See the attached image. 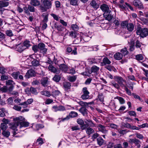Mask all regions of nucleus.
Here are the masks:
<instances>
[{
  "label": "nucleus",
  "mask_w": 148,
  "mask_h": 148,
  "mask_svg": "<svg viewBox=\"0 0 148 148\" xmlns=\"http://www.w3.org/2000/svg\"><path fill=\"white\" fill-rule=\"evenodd\" d=\"M114 79L117 82V83L114 81H112L111 82V85L117 89H119V85L122 88L124 87V86L125 85L123 83H126V81L125 80L123 79L122 77L115 76H114Z\"/></svg>",
  "instance_id": "obj_1"
},
{
  "label": "nucleus",
  "mask_w": 148,
  "mask_h": 148,
  "mask_svg": "<svg viewBox=\"0 0 148 148\" xmlns=\"http://www.w3.org/2000/svg\"><path fill=\"white\" fill-rule=\"evenodd\" d=\"M136 33L141 37L143 38L148 36V29L145 28L138 27L137 29Z\"/></svg>",
  "instance_id": "obj_2"
},
{
  "label": "nucleus",
  "mask_w": 148,
  "mask_h": 148,
  "mask_svg": "<svg viewBox=\"0 0 148 148\" xmlns=\"http://www.w3.org/2000/svg\"><path fill=\"white\" fill-rule=\"evenodd\" d=\"M82 92L83 93L81 98L83 100L88 99L90 97V92L87 90V88L86 87H84L82 89Z\"/></svg>",
  "instance_id": "obj_3"
},
{
  "label": "nucleus",
  "mask_w": 148,
  "mask_h": 148,
  "mask_svg": "<svg viewBox=\"0 0 148 148\" xmlns=\"http://www.w3.org/2000/svg\"><path fill=\"white\" fill-rule=\"evenodd\" d=\"M84 121L86 124L81 126L82 129L83 130L85 129L88 126L94 127L95 126V124L90 120L86 119Z\"/></svg>",
  "instance_id": "obj_4"
},
{
  "label": "nucleus",
  "mask_w": 148,
  "mask_h": 148,
  "mask_svg": "<svg viewBox=\"0 0 148 148\" xmlns=\"http://www.w3.org/2000/svg\"><path fill=\"white\" fill-rule=\"evenodd\" d=\"M119 6L121 9V10L122 11H123L126 10L128 9V8H129L130 9L132 10H133V8L130 5L128 4L127 3H125L123 4H119Z\"/></svg>",
  "instance_id": "obj_5"
},
{
  "label": "nucleus",
  "mask_w": 148,
  "mask_h": 148,
  "mask_svg": "<svg viewBox=\"0 0 148 148\" xmlns=\"http://www.w3.org/2000/svg\"><path fill=\"white\" fill-rule=\"evenodd\" d=\"M29 123L28 122H17V126H15V127H18L21 129L23 127H27L29 126Z\"/></svg>",
  "instance_id": "obj_6"
},
{
  "label": "nucleus",
  "mask_w": 148,
  "mask_h": 148,
  "mask_svg": "<svg viewBox=\"0 0 148 148\" xmlns=\"http://www.w3.org/2000/svg\"><path fill=\"white\" fill-rule=\"evenodd\" d=\"M52 110L55 112L57 111H63L65 110L66 109L65 107L62 106H54L52 107Z\"/></svg>",
  "instance_id": "obj_7"
},
{
  "label": "nucleus",
  "mask_w": 148,
  "mask_h": 148,
  "mask_svg": "<svg viewBox=\"0 0 148 148\" xmlns=\"http://www.w3.org/2000/svg\"><path fill=\"white\" fill-rule=\"evenodd\" d=\"M100 8L103 12H105V13H108L111 12V11L109 10V6L105 4L101 5L100 7Z\"/></svg>",
  "instance_id": "obj_8"
},
{
  "label": "nucleus",
  "mask_w": 148,
  "mask_h": 148,
  "mask_svg": "<svg viewBox=\"0 0 148 148\" xmlns=\"http://www.w3.org/2000/svg\"><path fill=\"white\" fill-rule=\"evenodd\" d=\"M35 75L34 71L32 69L28 70L25 75V77L26 78H29L30 77L34 76Z\"/></svg>",
  "instance_id": "obj_9"
},
{
  "label": "nucleus",
  "mask_w": 148,
  "mask_h": 148,
  "mask_svg": "<svg viewBox=\"0 0 148 148\" xmlns=\"http://www.w3.org/2000/svg\"><path fill=\"white\" fill-rule=\"evenodd\" d=\"M42 4L43 6L47 9H50L51 7L52 2L51 1L48 0H43L42 1Z\"/></svg>",
  "instance_id": "obj_10"
},
{
  "label": "nucleus",
  "mask_w": 148,
  "mask_h": 148,
  "mask_svg": "<svg viewBox=\"0 0 148 148\" xmlns=\"http://www.w3.org/2000/svg\"><path fill=\"white\" fill-rule=\"evenodd\" d=\"M133 3L134 6L138 8H141L143 7V4L140 0H134Z\"/></svg>",
  "instance_id": "obj_11"
},
{
  "label": "nucleus",
  "mask_w": 148,
  "mask_h": 148,
  "mask_svg": "<svg viewBox=\"0 0 148 148\" xmlns=\"http://www.w3.org/2000/svg\"><path fill=\"white\" fill-rule=\"evenodd\" d=\"M106 126L100 124L98 125L97 126L99 131L104 134L108 132V130L106 128Z\"/></svg>",
  "instance_id": "obj_12"
},
{
  "label": "nucleus",
  "mask_w": 148,
  "mask_h": 148,
  "mask_svg": "<svg viewBox=\"0 0 148 148\" xmlns=\"http://www.w3.org/2000/svg\"><path fill=\"white\" fill-rule=\"evenodd\" d=\"M78 116V114L77 112L74 111H71L69 113V115L67 116L64 119V120H68L70 118H74Z\"/></svg>",
  "instance_id": "obj_13"
},
{
  "label": "nucleus",
  "mask_w": 148,
  "mask_h": 148,
  "mask_svg": "<svg viewBox=\"0 0 148 148\" xmlns=\"http://www.w3.org/2000/svg\"><path fill=\"white\" fill-rule=\"evenodd\" d=\"M111 63V62L108 58L106 57H105L103 59L101 63V64L102 66H103L110 65Z\"/></svg>",
  "instance_id": "obj_14"
},
{
  "label": "nucleus",
  "mask_w": 148,
  "mask_h": 148,
  "mask_svg": "<svg viewBox=\"0 0 148 148\" xmlns=\"http://www.w3.org/2000/svg\"><path fill=\"white\" fill-rule=\"evenodd\" d=\"M16 51L21 53L23 52L25 49H26L24 47L23 44H20L18 45L16 47Z\"/></svg>",
  "instance_id": "obj_15"
},
{
  "label": "nucleus",
  "mask_w": 148,
  "mask_h": 148,
  "mask_svg": "<svg viewBox=\"0 0 148 148\" xmlns=\"http://www.w3.org/2000/svg\"><path fill=\"white\" fill-rule=\"evenodd\" d=\"M90 5L95 10H97L99 7V5L97 3L95 0H92L90 3Z\"/></svg>",
  "instance_id": "obj_16"
},
{
  "label": "nucleus",
  "mask_w": 148,
  "mask_h": 148,
  "mask_svg": "<svg viewBox=\"0 0 148 148\" xmlns=\"http://www.w3.org/2000/svg\"><path fill=\"white\" fill-rule=\"evenodd\" d=\"M104 16L106 18V19L108 20V21H110L113 18V15H112V14H110V13H104Z\"/></svg>",
  "instance_id": "obj_17"
},
{
  "label": "nucleus",
  "mask_w": 148,
  "mask_h": 148,
  "mask_svg": "<svg viewBox=\"0 0 148 148\" xmlns=\"http://www.w3.org/2000/svg\"><path fill=\"white\" fill-rule=\"evenodd\" d=\"M44 127V125L42 124H36L33 125L32 127V128L34 130H38L39 129L43 128Z\"/></svg>",
  "instance_id": "obj_18"
},
{
  "label": "nucleus",
  "mask_w": 148,
  "mask_h": 148,
  "mask_svg": "<svg viewBox=\"0 0 148 148\" xmlns=\"http://www.w3.org/2000/svg\"><path fill=\"white\" fill-rule=\"evenodd\" d=\"M79 110L84 116H86L87 115L88 111L85 108L82 107L79 109Z\"/></svg>",
  "instance_id": "obj_19"
},
{
  "label": "nucleus",
  "mask_w": 148,
  "mask_h": 148,
  "mask_svg": "<svg viewBox=\"0 0 148 148\" xmlns=\"http://www.w3.org/2000/svg\"><path fill=\"white\" fill-rule=\"evenodd\" d=\"M40 83L43 86H48V79L47 78L44 77L42 78L40 81Z\"/></svg>",
  "instance_id": "obj_20"
},
{
  "label": "nucleus",
  "mask_w": 148,
  "mask_h": 148,
  "mask_svg": "<svg viewBox=\"0 0 148 148\" xmlns=\"http://www.w3.org/2000/svg\"><path fill=\"white\" fill-rule=\"evenodd\" d=\"M48 69L51 72L56 73H60L59 70H57L56 68L54 67L53 66L50 65L48 66Z\"/></svg>",
  "instance_id": "obj_21"
},
{
  "label": "nucleus",
  "mask_w": 148,
  "mask_h": 148,
  "mask_svg": "<svg viewBox=\"0 0 148 148\" xmlns=\"http://www.w3.org/2000/svg\"><path fill=\"white\" fill-rule=\"evenodd\" d=\"M123 56L122 54L119 52L116 53L114 55V59L117 60H121Z\"/></svg>",
  "instance_id": "obj_22"
},
{
  "label": "nucleus",
  "mask_w": 148,
  "mask_h": 148,
  "mask_svg": "<svg viewBox=\"0 0 148 148\" xmlns=\"http://www.w3.org/2000/svg\"><path fill=\"white\" fill-rule=\"evenodd\" d=\"M99 68L95 65L92 66L90 69L91 73H94L95 74H97V72L99 71Z\"/></svg>",
  "instance_id": "obj_23"
},
{
  "label": "nucleus",
  "mask_w": 148,
  "mask_h": 148,
  "mask_svg": "<svg viewBox=\"0 0 148 148\" xmlns=\"http://www.w3.org/2000/svg\"><path fill=\"white\" fill-rule=\"evenodd\" d=\"M26 92L27 91H30L32 94L36 95L38 93L36 89L33 87H31L30 88H27L25 90Z\"/></svg>",
  "instance_id": "obj_24"
},
{
  "label": "nucleus",
  "mask_w": 148,
  "mask_h": 148,
  "mask_svg": "<svg viewBox=\"0 0 148 148\" xmlns=\"http://www.w3.org/2000/svg\"><path fill=\"white\" fill-rule=\"evenodd\" d=\"M59 67L60 70L65 72H66L68 69L67 66L64 64H60L59 65Z\"/></svg>",
  "instance_id": "obj_25"
},
{
  "label": "nucleus",
  "mask_w": 148,
  "mask_h": 148,
  "mask_svg": "<svg viewBox=\"0 0 148 148\" xmlns=\"http://www.w3.org/2000/svg\"><path fill=\"white\" fill-rule=\"evenodd\" d=\"M0 117H4L5 115V114L8 112L4 108H0Z\"/></svg>",
  "instance_id": "obj_26"
},
{
  "label": "nucleus",
  "mask_w": 148,
  "mask_h": 148,
  "mask_svg": "<svg viewBox=\"0 0 148 148\" xmlns=\"http://www.w3.org/2000/svg\"><path fill=\"white\" fill-rule=\"evenodd\" d=\"M63 87L66 90H68L70 88L71 85L69 82H65L63 83Z\"/></svg>",
  "instance_id": "obj_27"
},
{
  "label": "nucleus",
  "mask_w": 148,
  "mask_h": 148,
  "mask_svg": "<svg viewBox=\"0 0 148 148\" xmlns=\"http://www.w3.org/2000/svg\"><path fill=\"white\" fill-rule=\"evenodd\" d=\"M30 3L32 5L36 6L40 5V2L38 0H31Z\"/></svg>",
  "instance_id": "obj_28"
},
{
  "label": "nucleus",
  "mask_w": 148,
  "mask_h": 148,
  "mask_svg": "<svg viewBox=\"0 0 148 148\" xmlns=\"http://www.w3.org/2000/svg\"><path fill=\"white\" fill-rule=\"evenodd\" d=\"M31 64L33 66L36 67L40 65L39 61L36 59H34L32 61Z\"/></svg>",
  "instance_id": "obj_29"
},
{
  "label": "nucleus",
  "mask_w": 148,
  "mask_h": 148,
  "mask_svg": "<svg viewBox=\"0 0 148 148\" xmlns=\"http://www.w3.org/2000/svg\"><path fill=\"white\" fill-rule=\"evenodd\" d=\"M126 27L129 31L132 32L133 30L134 26L133 24L130 23L127 24Z\"/></svg>",
  "instance_id": "obj_30"
},
{
  "label": "nucleus",
  "mask_w": 148,
  "mask_h": 148,
  "mask_svg": "<svg viewBox=\"0 0 148 148\" xmlns=\"http://www.w3.org/2000/svg\"><path fill=\"white\" fill-rule=\"evenodd\" d=\"M25 120L24 118L22 116H20L18 117H16L15 119L16 124L14 125L15 126H17V122H21V121H23Z\"/></svg>",
  "instance_id": "obj_31"
},
{
  "label": "nucleus",
  "mask_w": 148,
  "mask_h": 148,
  "mask_svg": "<svg viewBox=\"0 0 148 148\" xmlns=\"http://www.w3.org/2000/svg\"><path fill=\"white\" fill-rule=\"evenodd\" d=\"M82 107L87 106L89 104H91L90 103H87L86 102H83L82 101H79L77 102Z\"/></svg>",
  "instance_id": "obj_32"
},
{
  "label": "nucleus",
  "mask_w": 148,
  "mask_h": 148,
  "mask_svg": "<svg viewBox=\"0 0 148 148\" xmlns=\"http://www.w3.org/2000/svg\"><path fill=\"white\" fill-rule=\"evenodd\" d=\"M130 42H131L130 43L129 42V41L128 40V43H129L130 44L132 45H131L130 46V50L131 51H134V50L135 46H134V41L132 40V39L131 40Z\"/></svg>",
  "instance_id": "obj_33"
},
{
  "label": "nucleus",
  "mask_w": 148,
  "mask_h": 148,
  "mask_svg": "<svg viewBox=\"0 0 148 148\" xmlns=\"http://www.w3.org/2000/svg\"><path fill=\"white\" fill-rule=\"evenodd\" d=\"M77 78L76 75L69 76L68 77V80L70 82H75Z\"/></svg>",
  "instance_id": "obj_34"
},
{
  "label": "nucleus",
  "mask_w": 148,
  "mask_h": 148,
  "mask_svg": "<svg viewBox=\"0 0 148 148\" xmlns=\"http://www.w3.org/2000/svg\"><path fill=\"white\" fill-rule=\"evenodd\" d=\"M101 59L97 57L92 58L90 59V62L91 63H96L101 61Z\"/></svg>",
  "instance_id": "obj_35"
},
{
  "label": "nucleus",
  "mask_w": 148,
  "mask_h": 148,
  "mask_svg": "<svg viewBox=\"0 0 148 148\" xmlns=\"http://www.w3.org/2000/svg\"><path fill=\"white\" fill-rule=\"evenodd\" d=\"M143 45L141 42H140L138 40H137L135 42V46L137 48H140L141 50H142V48H141L142 45Z\"/></svg>",
  "instance_id": "obj_36"
},
{
  "label": "nucleus",
  "mask_w": 148,
  "mask_h": 148,
  "mask_svg": "<svg viewBox=\"0 0 148 148\" xmlns=\"http://www.w3.org/2000/svg\"><path fill=\"white\" fill-rule=\"evenodd\" d=\"M76 38L75 40V43L76 44H78L82 40V38L80 34H78L77 37Z\"/></svg>",
  "instance_id": "obj_37"
},
{
  "label": "nucleus",
  "mask_w": 148,
  "mask_h": 148,
  "mask_svg": "<svg viewBox=\"0 0 148 148\" xmlns=\"http://www.w3.org/2000/svg\"><path fill=\"white\" fill-rule=\"evenodd\" d=\"M141 143L140 140L137 139L135 138L134 144L137 147L139 148L140 147Z\"/></svg>",
  "instance_id": "obj_38"
},
{
  "label": "nucleus",
  "mask_w": 148,
  "mask_h": 148,
  "mask_svg": "<svg viewBox=\"0 0 148 148\" xmlns=\"http://www.w3.org/2000/svg\"><path fill=\"white\" fill-rule=\"evenodd\" d=\"M41 94L47 97H49L51 96V94L50 92L47 90L43 91L41 92Z\"/></svg>",
  "instance_id": "obj_39"
},
{
  "label": "nucleus",
  "mask_w": 148,
  "mask_h": 148,
  "mask_svg": "<svg viewBox=\"0 0 148 148\" xmlns=\"http://www.w3.org/2000/svg\"><path fill=\"white\" fill-rule=\"evenodd\" d=\"M26 49L30 46V42L28 40L25 41L23 44Z\"/></svg>",
  "instance_id": "obj_40"
},
{
  "label": "nucleus",
  "mask_w": 148,
  "mask_h": 148,
  "mask_svg": "<svg viewBox=\"0 0 148 148\" xmlns=\"http://www.w3.org/2000/svg\"><path fill=\"white\" fill-rule=\"evenodd\" d=\"M78 34H79L75 32H73V31H71L69 33V35L71 36L72 37H74L75 38L77 37Z\"/></svg>",
  "instance_id": "obj_41"
},
{
  "label": "nucleus",
  "mask_w": 148,
  "mask_h": 148,
  "mask_svg": "<svg viewBox=\"0 0 148 148\" xmlns=\"http://www.w3.org/2000/svg\"><path fill=\"white\" fill-rule=\"evenodd\" d=\"M97 142L98 144L100 146L102 145L104 142L103 139L101 137H99L97 138Z\"/></svg>",
  "instance_id": "obj_42"
},
{
  "label": "nucleus",
  "mask_w": 148,
  "mask_h": 148,
  "mask_svg": "<svg viewBox=\"0 0 148 148\" xmlns=\"http://www.w3.org/2000/svg\"><path fill=\"white\" fill-rule=\"evenodd\" d=\"M94 132L93 129L91 128H88L86 130V132L87 134L89 135L91 134Z\"/></svg>",
  "instance_id": "obj_43"
},
{
  "label": "nucleus",
  "mask_w": 148,
  "mask_h": 148,
  "mask_svg": "<svg viewBox=\"0 0 148 148\" xmlns=\"http://www.w3.org/2000/svg\"><path fill=\"white\" fill-rule=\"evenodd\" d=\"M42 16L44 17L43 21L44 22H47L48 20V14L46 13H44Z\"/></svg>",
  "instance_id": "obj_44"
},
{
  "label": "nucleus",
  "mask_w": 148,
  "mask_h": 148,
  "mask_svg": "<svg viewBox=\"0 0 148 148\" xmlns=\"http://www.w3.org/2000/svg\"><path fill=\"white\" fill-rule=\"evenodd\" d=\"M60 79V77L58 75H56L53 78V80L56 82H59Z\"/></svg>",
  "instance_id": "obj_45"
},
{
  "label": "nucleus",
  "mask_w": 148,
  "mask_h": 148,
  "mask_svg": "<svg viewBox=\"0 0 148 148\" xmlns=\"http://www.w3.org/2000/svg\"><path fill=\"white\" fill-rule=\"evenodd\" d=\"M1 128L3 131L5 130L8 128V126L5 123H1Z\"/></svg>",
  "instance_id": "obj_46"
},
{
  "label": "nucleus",
  "mask_w": 148,
  "mask_h": 148,
  "mask_svg": "<svg viewBox=\"0 0 148 148\" xmlns=\"http://www.w3.org/2000/svg\"><path fill=\"white\" fill-rule=\"evenodd\" d=\"M124 87L125 88V90L126 93L129 95H132L131 92L130 90L129 89L128 87L127 86L125 85L124 86Z\"/></svg>",
  "instance_id": "obj_47"
},
{
  "label": "nucleus",
  "mask_w": 148,
  "mask_h": 148,
  "mask_svg": "<svg viewBox=\"0 0 148 148\" xmlns=\"http://www.w3.org/2000/svg\"><path fill=\"white\" fill-rule=\"evenodd\" d=\"M2 134L5 137H8L10 135V132L8 131H4L2 132Z\"/></svg>",
  "instance_id": "obj_48"
},
{
  "label": "nucleus",
  "mask_w": 148,
  "mask_h": 148,
  "mask_svg": "<svg viewBox=\"0 0 148 148\" xmlns=\"http://www.w3.org/2000/svg\"><path fill=\"white\" fill-rule=\"evenodd\" d=\"M8 89L7 87L6 86H4L2 87H1L0 86V92H6L8 91Z\"/></svg>",
  "instance_id": "obj_49"
},
{
  "label": "nucleus",
  "mask_w": 148,
  "mask_h": 148,
  "mask_svg": "<svg viewBox=\"0 0 148 148\" xmlns=\"http://www.w3.org/2000/svg\"><path fill=\"white\" fill-rule=\"evenodd\" d=\"M121 52L122 53V54H123L124 56L127 55L128 53V52L126 48L121 49Z\"/></svg>",
  "instance_id": "obj_50"
},
{
  "label": "nucleus",
  "mask_w": 148,
  "mask_h": 148,
  "mask_svg": "<svg viewBox=\"0 0 148 148\" xmlns=\"http://www.w3.org/2000/svg\"><path fill=\"white\" fill-rule=\"evenodd\" d=\"M6 84L7 85H13L14 84H15L14 82L11 79L6 80Z\"/></svg>",
  "instance_id": "obj_51"
},
{
  "label": "nucleus",
  "mask_w": 148,
  "mask_h": 148,
  "mask_svg": "<svg viewBox=\"0 0 148 148\" xmlns=\"http://www.w3.org/2000/svg\"><path fill=\"white\" fill-rule=\"evenodd\" d=\"M19 74V72H14L12 73L11 75L14 79H16Z\"/></svg>",
  "instance_id": "obj_52"
},
{
  "label": "nucleus",
  "mask_w": 148,
  "mask_h": 148,
  "mask_svg": "<svg viewBox=\"0 0 148 148\" xmlns=\"http://www.w3.org/2000/svg\"><path fill=\"white\" fill-rule=\"evenodd\" d=\"M116 98L119 101L120 103L121 104H122L125 103V100L122 97H117Z\"/></svg>",
  "instance_id": "obj_53"
},
{
  "label": "nucleus",
  "mask_w": 148,
  "mask_h": 148,
  "mask_svg": "<svg viewBox=\"0 0 148 148\" xmlns=\"http://www.w3.org/2000/svg\"><path fill=\"white\" fill-rule=\"evenodd\" d=\"M77 48L75 46H73V49L71 52V54L74 55H76L77 54Z\"/></svg>",
  "instance_id": "obj_54"
},
{
  "label": "nucleus",
  "mask_w": 148,
  "mask_h": 148,
  "mask_svg": "<svg viewBox=\"0 0 148 148\" xmlns=\"http://www.w3.org/2000/svg\"><path fill=\"white\" fill-rule=\"evenodd\" d=\"M136 58L138 60H141L143 59V57L141 54H138L136 56Z\"/></svg>",
  "instance_id": "obj_55"
},
{
  "label": "nucleus",
  "mask_w": 148,
  "mask_h": 148,
  "mask_svg": "<svg viewBox=\"0 0 148 148\" xmlns=\"http://www.w3.org/2000/svg\"><path fill=\"white\" fill-rule=\"evenodd\" d=\"M36 143H38V145H41L44 142L42 138H39L37 139Z\"/></svg>",
  "instance_id": "obj_56"
},
{
  "label": "nucleus",
  "mask_w": 148,
  "mask_h": 148,
  "mask_svg": "<svg viewBox=\"0 0 148 148\" xmlns=\"http://www.w3.org/2000/svg\"><path fill=\"white\" fill-rule=\"evenodd\" d=\"M78 1L77 0H71L70 3L73 5H78Z\"/></svg>",
  "instance_id": "obj_57"
},
{
  "label": "nucleus",
  "mask_w": 148,
  "mask_h": 148,
  "mask_svg": "<svg viewBox=\"0 0 148 148\" xmlns=\"http://www.w3.org/2000/svg\"><path fill=\"white\" fill-rule=\"evenodd\" d=\"M6 34L7 36H11L13 35V33L12 30H8L6 31Z\"/></svg>",
  "instance_id": "obj_58"
},
{
  "label": "nucleus",
  "mask_w": 148,
  "mask_h": 148,
  "mask_svg": "<svg viewBox=\"0 0 148 148\" xmlns=\"http://www.w3.org/2000/svg\"><path fill=\"white\" fill-rule=\"evenodd\" d=\"M77 123L82 126L84 125V121L82 119H78L77 120Z\"/></svg>",
  "instance_id": "obj_59"
},
{
  "label": "nucleus",
  "mask_w": 148,
  "mask_h": 148,
  "mask_svg": "<svg viewBox=\"0 0 148 148\" xmlns=\"http://www.w3.org/2000/svg\"><path fill=\"white\" fill-rule=\"evenodd\" d=\"M135 134L136 137L140 139H142L144 138L143 136L140 133L136 132Z\"/></svg>",
  "instance_id": "obj_60"
},
{
  "label": "nucleus",
  "mask_w": 148,
  "mask_h": 148,
  "mask_svg": "<svg viewBox=\"0 0 148 148\" xmlns=\"http://www.w3.org/2000/svg\"><path fill=\"white\" fill-rule=\"evenodd\" d=\"M71 27L75 31H77L79 29V27L76 24H73L71 25Z\"/></svg>",
  "instance_id": "obj_61"
},
{
  "label": "nucleus",
  "mask_w": 148,
  "mask_h": 148,
  "mask_svg": "<svg viewBox=\"0 0 148 148\" xmlns=\"http://www.w3.org/2000/svg\"><path fill=\"white\" fill-rule=\"evenodd\" d=\"M39 49L40 50L45 47V45L43 43H40L38 45Z\"/></svg>",
  "instance_id": "obj_62"
},
{
  "label": "nucleus",
  "mask_w": 148,
  "mask_h": 148,
  "mask_svg": "<svg viewBox=\"0 0 148 148\" xmlns=\"http://www.w3.org/2000/svg\"><path fill=\"white\" fill-rule=\"evenodd\" d=\"M13 108L16 110L20 111L21 110V107L17 105H14Z\"/></svg>",
  "instance_id": "obj_63"
},
{
  "label": "nucleus",
  "mask_w": 148,
  "mask_h": 148,
  "mask_svg": "<svg viewBox=\"0 0 148 148\" xmlns=\"http://www.w3.org/2000/svg\"><path fill=\"white\" fill-rule=\"evenodd\" d=\"M28 8L30 12H34L35 11V8L34 7L32 6L31 5H29L28 6Z\"/></svg>",
  "instance_id": "obj_64"
}]
</instances>
